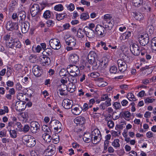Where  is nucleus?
<instances>
[{
  "label": "nucleus",
  "mask_w": 156,
  "mask_h": 156,
  "mask_svg": "<svg viewBox=\"0 0 156 156\" xmlns=\"http://www.w3.org/2000/svg\"><path fill=\"white\" fill-rule=\"evenodd\" d=\"M22 141L25 145L30 147H33L36 144L35 139L30 135H26L23 136Z\"/></svg>",
  "instance_id": "nucleus-1"
},
{
  "label": "nucleus",
  "mask_w": 156,
  "mask_h": 156,
  "mask_svg": "<svg viewBox=\"0 0 156 156\" xmlns=\"http://www.w3.org/2000/svg\"><path fill=\"white\" fill-rule=\"evenodd\" d=\"M138 36V40L141 45L145 46L149 43V39L147 34L139 35Z\"/></svg>",
  "instance_id": "nucleus-2"
},
{
  "label": "nucleus",
  "mask_w": 156,
  "mask_h": 156,
  "mask_svg": "<svg viewBox=\"0 0 156 156\" xmlns=\"http://www.w3.org/2000/svg\"><path fill=\"white\" fill-rule=\"evenodd\" d=\"M6 27L7 30L12 31L15 30H18L19 26L17 23L9 21L7 22Z\"/></svg>",
  "instance_id": "nucleus-3"
},
{
  "label": "nucleus",
  "mask_w": 156,
  "mask_h": 156,
  "mask_svg": "<svg viewBox=\"0 0 156 156\" xmlns=\"http://www.w3.org/2000/svg\"><path fill=\"white\" fill-rule=\"evenodd\" d=\"M27 105L26 102L20 100L16 102L15 108L17 111L19 112L23 111L26 108Z\"/></svg>",
  "instance_id": "nucleus-4"
},
{
  "label": "nucleus",
  "mask_w": 156,
  "mask_h": 156,
  "mask_svg": "<svg viewBox=\"0 0 156 156\" xmlns=\"http://www.w3.org/2000/svg\"><path fill=\"white\" fill-rule=\"evenodd\" d=\"M30 129L34 133L38 132L40 130V126L39 123L35 121L31 122L30 123Z\"/></svg>",
  "instance_id": "nucleus-5"
},
{
  "label": "nucleus",
  "mask_w": 156,
  "mask_h": 156,
  "mask_svg": "<svg viewBox=\"0 0 156 156\" xmlns=\"http://www.w3.org/2000/svg\"><path fill=\"white\" fill-rule=\"evenodd\" d=\"M49 43L51 47L53 49L58 50L61 47L60 42L56 39H51Z\"/></svg>",
  "instance_id": "nucleus-6"
},
{
  "label": "nucleus",
  "mask_w": 156,
  "mask_h": 156,
  "mask_svg": "<svg viewBox=\"0 0 156 156\" xmlns=\"http://www.w3.org/2000/svg\"><path fill=\"white\" fill-rule=\"evenodd\" d=\"M119 70L121 72L126 71L127 69V65L124 59H120L117 61Z\"/></svg>",
  "instance_id": "nucleus-7"
},
{
  "label": "nucleus",
  "mask_w": 156,
  "mask_h": 156,
  "mask_svg": "<svg viewBox=\"0 0 156 156\" xmlns=\"http://www.w3.org/2000/svg\"><path fill=\"white\" fill-rule=\"evenodd\" d=\"M3 38L5 41L6 45L9 48L12 47L15 40L8 34L4 36Z\"/></svg>",
  "instance_id": "nucleus-8"
},
{
  "label": "nucleus",
  "mask_w": 156,
  "mask_h": 156,
  "mask_svg": "<svg viewBox=\"0 0 156 156\" xmlns=\"http://www.w3.org/2000/svg\"><path fill=\"white\" fill-rule=\"evenodd\" d=\"M105 29L103 26L97 25L96 27L95 31L97 34L99 36H104L106 33Z\"/></svg>",
  "instance_id": "nucleus-9"
},
{
  "label": "nucleus",
  "mask_w": 156,
  "mask_h": 156,
  "mask_svg": "<svg viewBox=\"0 0 156 156\" xmlns=\"http://www.w3.org/2000/svg\"><path fill=\"white\" fill-rule=\"evenodd\" d=\"M50 124H52L55 130H56L58 133L60 132L62 130V125L61 123L57 120H53L51 121Z\"/></svg>",
  "instance_id": "nucleus-10"
},
{
  "label": "nucleus",
  "mask_w": 156,
  "mask_h": 156,
  "mask_svg": "<svg viewBox=\"0 0 156 156\" xmlns=\"http://www.w3.org/2000/svg\"><path fill=\"white\" fill-rule=\"evenodd\" d=\"M55 148L54 145H51L49 146L45 150L44 153L47 156H51L55 153Z\"/></svg>",
  "instance_id": "nucleus-11"
},
{
  "label": "nucleus",
  "mask_w": 156,
  "mask_h": 156,
  "mask_svg": "<svg viewBox=\"0 0 156 156\" xmlns=\"http://www.w3.org/2000/svg\"><path fill=\"white\" fill-rule=\"evenodd\" d=\"M73 104L72 100L68 99H65L63 100L62 105L65 109H68L72 107Z\"/></svg>",
  "instance_id": "nucleus-12"
},
{
  "label": "nucleus",
  "mask_w": 156,
  "mask_h": 156,
  "mask_svg": "<svg viewBox=\"0 0 156 156\" xmlns=\"http://www.w3.org/2000/svg\"><path fill=\"white\" fill-rule=\"evenodd\" d=\"M40 61L42 65L44 66L49 65L51 63V60L48 56L43 55L40 58Z\"/></svg>",
  "instance_id": "nucleus-13"
},
{
  "label": "nucleus",
  "mask_w": 156,
  "mask_h": 156,
  "mask_svg": "<svg viewBox=\"0 0 156 156\" xmlns=\"http://www.w3.org/2000/svg\"><path fill=\"white\" fill-rule=\"evenodd\" d=\"M40 11V7L37 4H34L32 5L30 9V12L33 17L35 16Z\"/></svg>",
  "instance_id": "nucleus-14"
},
{
  "label": "nucleus",
  "mask_w": 156,
  "mask_h": 156,
  "mask_svg": "<svg viewBox=\"0 0 156 156\" xmlns=\"http://www.w3.org/2000/svg\"><path fill=\"white\" fill-rule=\"evenodd\" d=\"M130 50L132 54L135 55H138L140 54V48L136 44H133L130 47Z\"/></svg>",
  "instance_id": "nucleus-15"
},
{
  "label": "nucleus",
  "mask_w": 156,
  "mask_h": 156,
  "mask_svg": "<svg viewBox=\"0 0 156 156\" xmlns=\"http://www.w3.org/2000/svg\"><path fill=\"white\" fill-rule=\"evenodd\" d=\"M74 122L76 124L77 126H83L85 124V119L84 117L79 116L76 118L74 120Z\"/></svg>",
  "instance_id": "nucleus-16"
},
{
  "label": "nucleus",
  "mask_w": 156,
  "mask_h": 156,
  "mask_svg": "<svg viewBox=\"0 0 156 156\" xmlns=\"http://www.w3.org/2000/svg\"><path fill=\"white\" fill-rule=\"evenodd\" d=\"M30 26L29 23L27 21L21 23V27L22 33L25 34L27 33L29 30Z\"/></svg>",
  "instance_id": "nucleus-17"
},
{
  "label": "nucleus",
  "mask_w": 156,
  "mask_h": 156,
  "mask_svg": "<svg viewBox=\"0 0 156 156\" xmlns=\"http://www.w3.org/2000/svg\"><path fill=\"white\" fill-rule=\"evenodd\" d=\"M67 45L71 47H74L76 44V41L74 38L69 37L66 39L65 41Z\"/></svg>",
  "instance_id": "nucleus-18"
},
{
  "label": "nucleus",
  "mask_w": 156,
  "mask_h": 156,
  "mask_svg": "<svg viewBox=\"0 0 156 156\" xmlns=\"http://www.w3.org/2000/svg\"><path fill=\"white\" fill-rule=\"evenodd\" d=\"M67 69L69 72H73L76 73V74H79L80 70L79 68L75 65H70L68 66Z\"/></svg>",
  "instance_id": "nucleus-19"
},
{
  "label": "nucleus",
  "mask_w": 156,
  "mask_h": 156,
  "mask_svg": "<svg viewBox=\"0 0 156 156\" xmlns=\"http://www.w3.org/2000/svg\"><path fill=\"white\" fill-rule=\"evenodd\" d=\"M113 21H107L105 20H103L102 23L103 25V27L107 30H111L113 26Z\"/></svg>",
  "instance_id": "nucleus-20"
},
{
  "label": "nucleus",
  "mask_w": 156,
  "mask_h": 156,
  "mask_svg": "<svg viewBox=\"0 0 156 156\" xmlns=\"http://www.w3.org/2000/svg\"><path fill=\"white\" fill-rule=\"evenodd\" d=\"M34 75L37 77L40 76L41 74V68L37 65L34 66L32 69Z\"/></svg>",
  "instance_id": "nucleus-21"
},
{
  "label": "nucleus",
  "mask_w": 156,
  "mask_h": 156,
  "mask_svg": "<svg viewBox=\"0 0 156 156\" xmlns=\"http://www.w3.org/2000/svg\"><path fill=\"white\" fill-rule=\"evenodd\" d=\"M69 59L71 62L75 64L79 61V56L75 54H72L70 55Z\"/></svg>",
  "instance_id": "nucleus-22"
},
{
  "label": "nucleus",
  "mask_w": 156,
  "mask_h": 156,
  "mask_svg": "<svg viewBox=\"0 0 156 156\" xmlns=\"http://www.w3.org/2000/svg\"><path fill=\"white\" fill-rule=\"evenodd\" d=\"M95 54L93 52H91L89 54L87 57L89 63L91 65L96 61L95 58Z\"/></svg>",
  "instance_id": "nucleus-23"
},
{
  "label": "nucleus",
  "mask_w": 156,
  "mask_h": 156,
  "mask_svg": "<svg viewBox=\"0 0 156 156\" xmlns=\"http://www.w3.org/2000/svg\"><path fill=\"white\" fill-rule=\"evenodd\" d=\"M97 84L98 87H103L106 86L108 83L107 82L104 81L102 78H99L98 79Z\"/></svg>",
  "instance_id": "nucleus-24"
},
{
  "label": "nucleus",
  "mask_w": 156,
  "mask_h": 156,
  "mask_svg": "<svg viewBox=\"0 0 156 156\" xmlns=\"http://www.w3.org/2000/svg\"><path fill=\"white\" fill-rule=\"evenodd\" d=\"M51 133H44L42 135V137L44 140L47 142H50L51 140Z\"/></svg>",
  "instance_id": "nucleus-25"
},
{
  "label": "nucleus",
  "mask_w": 156,
  "mask_h": 156,
  "mask_svg": "<svg viewBox=\"0 0 156 156\" xmlns=\"http://www.w3.org/2000/svg\"><path fill=\"white\" fill-rule=\"evenodd\" d=\"M60 88H59L58 90L60 91V94L61 95H65V93L63 92L66 90H68V87L65 84H62L60 86Z\"/></svg>",
  "instance_id": "nucleus-26"
},
{
  "label": "nucleus",
  "mask_w": 156,
  "mask_h": 156,
  "mask_svg": "<svg viewBox=\"0 0 156 156\" xmlns=\"http://www.w3.org/2000/svg\"><path fill=\"white\" fill-rule=\"evenodd\" d=\"M18 16L20 20L23 21L25 20L26 18V14L25 12L23 10L19 11L18 12Z\"/></svg>",
  "instance_id": "nucleus-27"
},
{
  "label": "nucleus",
  "mask_w": 156,
  "mask_h": 156,
  "mask_svg": "<svg viewBox=\"0 0 156 156\" xmlns=\"http://www.w3.org/2000/svg\"><path fill=\"white\" fill-rule=\"evenodd\" d=\"M108 65V63L105 62V61H102L99 63V70L101 71H104Z\"/></svg>",
  "instance_id": "nucleus-28"
},
{
  "label": "nucleus",
  "mask_w": 156,
  "mask_h": 156,
  "mask_svg": "<svg viewBox=\"0 0 156 156\" xmlns=\"http://www.w3.org/2000/svg\"><path fill=\"white\" fill-rule=\"evenodd\" d=\"M72 112L75 115L80 114L82 111V107L79 106V107H75L71 110Z\"/></svg>",
  "instance_id": "nucleus-29"
},
{
  "label": "nucleus",
  "mask_w": 156,
  "mask_h": 156,
  "mask_svg": "<svg viewBox=\"0 0 156 156\" xmlns=\"http://www.w3.org/2000/svg\"><path fill=\"white\" fill-rule=\"evenodd\" d=\"M95 34L94 31L93 30L89 29V30H87L86 35L88 37L90 38H93L94 37Z\"/></svg>",
  "instance_id": "nucleus-30"
},
{
  "label": "nucleus",
  "mask_w": 156,
  "mask_h": 156,
  "mask_svg": "<svg viewBox=\"0 0 156 156\" xmlns=\"http://www.w3.org/2000/svg\"><path fill=\"white\" fill-rule=\"evenodd\" d=\"M134 17L137 20H140L143 19L144 16L140 12H133Z\"/></svg>",
  "instance_id": "nucleus-31"
},
{
  "label": "nucleus",
  "mask_w": 156,
  "mask_h": 156,
  "mask_svg": "<svg viewBox=\"0 0 156 156\" xmlns=\"http://www.w3.org/2000/svg\"><path fill=\"white\" fill-rule=\"evenodd\" d=\"M92 138L93 136H101L100 131L98 129H94L92 132L91 135Z\"/></svg>",
  "instance_id": "nucleus-32"
},
{
  "label": "nucleus",
  "mask_w": 156,
  "mask_h": 156,
  "mask_svg": "<svg viewBox=\"0 0 156 156\" xmlns=\"http://www.w3.org/2000/svg\"><path fill=\"white\" fill-rule=\"evenodd\" d=\"M52 50L50 48H47L45 49L43 52V54L44 55L46 56H50L52 55Z\"/></svg>",
  "instance_id": "nucleus-33"
},
{
  "label": "nucleus",
  "mask_w": 156,
  "mask_h": 156,
  "mask_svg": "<svg viewBox=\"0 0 156 156\" xmlns=\"http://www.w3.org/2000/svg\"><path fill=\"white\" fill-rule=\"evenodd\" d=\"M101 136H93L92 140V143L94 144H96L99 143L101 139Z\"/></svg>",
  "instance_id": "nucleus-34"
},
{
  "label": "nucleus",
  "mask_w": 156,
  "mask_h": 156,
  "mask_svg": "<svg viewBox=\"0 0 156 156\" xmlns=\"http://www.w3.org/2000/svg\"><path fill=\"white\" fill-rule=\"evenodd\" d=\"M151 45L152 49L156 51V37H154L152 40Z\"/></svg>",
  "instance_id": "nucleus-35"
},
{
  "label": "nucleus",
  "mask_w": 156,
  "mask_h": 156,
  "mask_svg": "<svg viewBox=\"0 0 156 156\" xmlns=\"http://www.w3.org/2000/svg\"><path fill=\"white\" fill-rule=\"evenodd\" d=\"M76 76H68V80L70 82H71L73 84V83H77V80L76 78Z\"/></svg>",
  "instance_id": "nucleus-36"
},
{
  "label": "nucleus",
  "mask_w": 156,
  "mask_h": 156,
  "mask_svg": "<svg viewBox=\"0 0 156 156\" xmlns=\"http://www.w3.org/2000/svg\"><path fill=\"white\" fill-rule=\"evenodd\" d=\"M21 47V44L20 41H14L13 43V45L12 47H10V48H20Z\"/></svg>",
  "instance_id": "nucleus-37"
},
{
  "label": "nucleus",
  "mask_w": 156,
  "mask_h": 156,
  "mask_svg": "<svg viewBox=\"0 0 156 156\" xmlns=\"http://www.w3.org/2000/svg\"><path fill=\"white\" fill-rule=\"evenodd\" d=\"M143 2V0H135L133 4L135 7H139L142 4Z\"/></svg>",
  "instance_id": "nucleus-38"
},
{
  "label": "nucleus",
  "mask_w": 156,
  "mask_h": 156,
  "mask_svg": "<svg viewBox=\"0 0 156 156\" xmlns=\"http://www.w3.org/2000/svg\"><path fill=\"white\" fill-rule=\"evenodd\" d=\"M66 14L65 13H64L63 14H60L56 15V18L58 20L60 21L64 18H66Z\"/></svg>",
  "instance_id": "nucleus-39"
},
{
  "label": "nucleus",
  "mask_w": 156,
  "mask_h": 156,
  "mask_svg": "<svg viewBox=\"0 0 156 156\" xmlns=\"http://www.w3.org/2000/svg\"><path fill=\"white\" fill-rule=\"evenodd\" d=\"M51 16V12L49 10H47L44 12L43 16L45 19H47L50 18Z\"/></svg>",
  "instance_id": "nucleus-40"
},
{
  "label": "nucleus",
  "mask_w": 156,
  "mask_h": 156,
  "mask_svg": "<svg viewBox=\"0 0 156 156\" xmlns=\"http://www.w3.org/2000/svg\"><path fill=\"white\" fill-rule=\"evenodd\" d=\"M69 71L67 69L66 70V69L62 68V69L59 72V75L61 76H64L66 77L67 76L66 73H69Z\"/></svg>",
  "instance_id": "nucleus-41"
},
{
  "label": "nucleus",
  "mask_w": 156,
  "mask_h": 156,
  "mask_svg": "<svg viewBox=\"0 0 156 156\" xmlns=\"http://www.w3.org/2000/svg\"><path fill=\"white\" fill-rule=\"evenodd\" d=\"M84 34L83 33L82 30L81 28H79L77 32V36L80 38H83L84 37Z\"/></svg>",
  "instance_id": "nucleus-42"
},
{
  "label": "nucleus",
  "mask_w": 156,
  "mask_h": 156,
  "mask_svg": "<svg viewBox=\"0 0 156 156\" xmlns=\"http://www.w3.org/2000/svg\"><path fill=\"white\" fill-rule=\"evenodd\" d=\"M131 114L130 112L128 111H126L124 112H123L122 114V117L124 118L126 120V119L129 118L130 117Z\"/></svg>",
  "instance_id": "nucleus-43"
},
{
  "label": "nucleus",
  "mask_w": 156,
  "mask_h": 156,
  "mask_svg": "<svg viewBox=\"0 0 156 156\" xmlns=\"http://www.w3.org/2000/svg\"><path fill=\"white\" fill-rule=\"evenodd\" d=\"M37 56L34 54L31 55L29 57L30 62L32 63H34L36 61Z\"/></svg>",
  "instance_id": "nucleus-44"
},
{
  "label": "nucleus",
  "mask_w": 156,
  "mask_h": 156,
  "mask_svg": "<svg viewBox=\"0 0 156 156\" xmlns=\"http://www.w3.org/2000/svg\"><path fill=\"white\" fill-rule=\"evenodd\" d=\"M42 129L45 132L44 133H51V129L46 126H43L42 127Z\"/></svg>",
  "instance_id": "nucleus-45"
},
{
  "label": "nucleus",
  "mask_w": 156,
  "mask_h": 156,
  "mask_svg": "<svg viewBox=\"0 0 156 156\" xmlns=\"http://www.w3.org/2000/svg\"><path fill=\"white\" fill-rule=\"evenodd\" d=\"M80 18L81 19L86 20L89 18V16L87 13H83L81 14Z\"/></svg>",
  "instance_id": "nucleus-46"
},
{
  "label": "nucleus",
  "mask_w": 156,
  "mask_h": 156,
  "mask_svg": "<svg viewBox=\"0 0 156 156\" xmlns=\"http://www.w3.org/2000/svg\"><path fill=\"white\" fill-rule=\"evenodd\" d=\"M119 142V139H115L114 140V142L112 143V145L115 147H119L120 146Z\"/></svg>",
  "instance_id": "nucleus-47"
},
{
  "label": "nucleus",
  "mask_w": 156,
  "mask_h": 156,
  "mask_svg": "<svg viewBox=\"0 0 156 156\" xmlns=\"http://www.w3.org/2000/svg\"><path fill=\"white\" fill-rule=\"evenodd\" d=\"M30 129V127L28 125H25L22 129H21V130L23 132L26 133L29 131Z\"/></svg>",
  "instance_id": "nucleus-48"
},
{
  "label": "nucleus",
  "mask_w": 156,
  "mask_h": 156,
  "mask_svg": "<svg viewBox=\"0 0 156 156\" xmlns=\"http://www.w3.org/2000/svg\"><path fill=\"white\" fill-rule=\"evenodd\" d=\"M63 8L61 4H59L55 6L54 9L56 11H60L63 10Z\"/></svg>",
  "instance_id": "nucleus-49"
},
{
  "label": "nucleus",
  "mask_w": 156,
  "mask_h": 156,
  "mask_svg": "<svg viewBox=\"0 0 156 156\" xmlns=\"http://www.w3.org/2000/svg\"><path fill=\"white\" fill-rule=\"evenodd\" d=\"M9 133L11 136L12 138H15L16 137V131L15 130H10Z\"/></svg>",
  "instance_id": "nucleus-50"
},
{
  "label": "nucleus",
  "mask_w": 156,
  "mask_h": 156,
  "mask_svg": "<svg viewBox=\"0 0 156 156\" xmlns=\"http://www.w3.org/2000/svg\"><path fill=\"white\" fill-rule=\"evenodd\" d=\"M72 87H70L69 86L68 87V91L72 93L76 89V86L75 85L72 84Z\"/></svg>",
  "instance_id": "nucleus-51"
},
{
  "label": "nucleus",
  "mask_w": 156,
  "mask_h": 156,
  "mask_svg": "<svg viewBox=\"0 0 156 156\" xmlns=\"http://www.w3.org/2000/svg\"><path fill=\"white\" fill-rule=\"evenodd\" d=\"M111 15L109 14H107L104 15L103 20L107 21H112L111 19L112 18Z\"/></svg>",
  "instance_id": "nucleus-52"
},
{
  "label": "nucleus",
  "mask_w": 156,
  "mask_h": 156,
  "mask_svg": "<svg viewBox=\"0 0 156 156\" xmlns=\"http://www.w3.org/2000/svg\"><path fill=\"white\" fill-rule=\"evenodd\" d=\"M117 71V67L115 66H112L110 69V72L113 73H115Z\"/></svg>",
  "instance_id": "nucleus-53"
},
{
  "label": "nucleus",
  "mask_w": 156,
  "mask_h": 156,
  "mask_svg": "<svg viewBox=\"0 0 156 156\" xmlns=\"http://www.w3.org/2000/svg\"><path fill=\"white\" fill-rule=\"evenodd\" d=\"M92 139H93L92 137L91 136V135L89 137H84L83 138V140L86 143H88L91 141L92 140Z\"/></svg>",
  "instance_id": "nucleus-54"
},
{
  "label": "nucleus",
  "mask_w": 156,
  "mask_h": 156,
  "mask_svg": "<svg viewBox=\"0 0 156 156\" xmlns=\"http://www.w3.org/2000/svg\"><path fill=\"white\" fill-rule=\"evenodd\" d=\"M127 97L128 98L132 99V100L133 101H136V99L135 98L134 95L132 93H128L127 94Z\"/></svg>",
  "instance_id": "nucleus-55"
},
{
  "label": "nucleus",
  "mask_w": 156,
  "mask_h": 156,
  "mask_svg": "<svg viewBox=\"0 0 156 156\" xmlns=\"http://www.w3.org/2000/svg\"><path fill=\"white\" fill-rule=\"evenodd\" d=\"M91 65L93 66L92 68L94 70L98 69L99 70V66H98L97 62L96 61L92 64Z\"/></svg>",
  "instance_id": "nucleus-56"
},
{
  "label": "nucleus",
  "mask_w": 156,
  "mask_h": 156,
  "mask_svg": "<svg viewBox=\"0 0 156 156\" xmlns=\"http://www.w3.org/2000/svg\"><path fill=\"white\" fill-rule=\"evenodd\" d=\"M99 76V74L98 73L93 72L90 73V76L93 78H96Z\"/></svg>",
  "instance_id": "nucleus-57"
},
{
  "label": "nucleus",
  "mask_w": 156,
  "mask_h": 156,
  "mask_svg": "<svg viewBox=\"0 0 156 156\" xmlns=\"http://www.w3.org/2000/svg\"><path fill=\"white\" fill-rule=\"evenodd\" d=\"M108 126L110 128H112L114 126V122L112 120H109L108 121Z\"/></svg>",
  "instance_id": "nucleus-58"
},
{
  "label": "nucleus",
  "mask_w": 156,
  "mask_h": 156,
  "mask_svg": "<svg viewBox=\"0 0 156 156\" xmlns=\"http://www.w3.org/2000/svg\"><path fill=\"white\" fill-rule=\"evenodd\" d=\"M113 105L114 106L116 109H119L121 107L120 103L118 102H114Z\"/></svg>",
  "instance_id": "nucleus-59"
},
{
  "label": "nucleus",
  "mask_w": 156,
  "mask_h": 156,
  "mask_svg": "<svg viewBox=\"0 0 156 156\" xmlns=\"http://www.w3.org/2000/svg\"><path fill=\"white\" fill-rule=\"evenodd\" d=\"M111 98H108L106 100V101H105V102L104 103L105 105L107 107H108L110 106L111 105Z\"/></svg>",
  "instance_id": "nucleus-60"
},
{
  "label": "nucleus",
  "mask_w": 156,
  "mask_h": 156,
  "mask_svg": "<svg viewBox=\"0 0 156 156\" xmlns=\"http://www.w3.org/2000/svg\"><path fill=\"white\" fill-rule=\"evenodd\" d=\"M155 101V99L154 98H147L144 100L145 103H152Z\"/></svg>",
  "instance_id": "nucleus-61"
},
{
  "label": "nucleus",
  "mask_w": 156,
  "mask_h": 156,
  "mask_svg": "<svg viewBox=\"0 0 156 156\" xmlns=\"http://www.w3.org/2000/svg\"><path fill=\"white\" fill-rule=\"evenodd\" d=\"M81 128H80V127H78V126H77V127L75 129L74 131L76 132H82L83 129V126H80Z\"/></svg>",
  "instance_id": "nucleus-62"
},
{
  "label": "nucleus",
  "mask_w": 156,
  "mask_h": 156,
  "mask_svg": "<svg viewBox=\"0 0 156 156\" xmlns=\"http://www.w3.org/2000/svg\"><path fill=\"white\" fill-rule=\"evenodd\" d=\"M21 116L24 119H27L28 117L27 113L26 112H22L20 114Z\"/></svg>",
  "instance_id": "nucleus-63"
},
{
  "label": "nucleus",
  "mask_w": 156,
  "mask_h": 156,
  "mask_svg": "<svg viewBox=\"0 0 156 156\" xmlns=\"http://www.w3.org/2000/svg\"><path fill=\"white\" fill-rule=\"evenodd\" d=\"M68 9L70 11H73L75 8L74 5L72 3L70 4L67 7Z\"/></svg>",
  "instance_id": "nucleus-64"
}]
</instances>
